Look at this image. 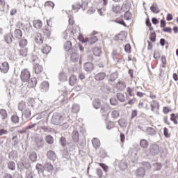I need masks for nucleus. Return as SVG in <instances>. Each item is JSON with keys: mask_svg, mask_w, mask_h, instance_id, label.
<instances>
[{"mask_svg": "<svg viewBox=\"0 0 178 178\" xmlns=\"http://www.w3.org/2000/svg\"><path fill=\"white\" fill-rule=\"evenodd\" d=\"M63 120H65V118L62 114L59 113H55L51 118V123L55 126H59V124H62V123H63Z\"/></svg>", "mask_w": 178, "mask_h": 178, "instance_id": "f257e3e1", "label": "nucleus"}, {"mask_svg": "<svg viewBox=\"0 0 178 178\" xmlns=\"http://www.w3.org/2000/svg\"><path fill=\"white\" fill-rule=\"evenodd\" d=\"M30 77H31V74L28 69H24L21 71L20 79L22 83H27L29 81Z\"/></svg>", "mask_w": 178, "mask_h": 178, "instance_id": "f03ea898", "label": "nucleus"}, {"mask_svg": "<svg viewBox=\"0 0 178 178\" xmlns=\"http://www.w3.org/2000/svg\"><path fill=\"white\" fill-rule=\"evenodd\" d=\"M127 38V33L126 31H122L120 33L115 35V39L116 41H124Z\"/></svg>", "mask_w": 178, "mask_h": 178, "instance_id": "7ed1b4c3", "label": "nucleus"}, {"mask_svg": "<svg viewBox=\"0 0 178 178\" xmlns=\"http://www.w3.org/2000/svg\"><path fill=\"white\" fill-rule=\"evenodd\" d=\"M33 72L35 74H41L44 72V67L38 63H35L33 65Z\"/></svg>", "mask_w": 178, "mask_h": 178, "instance_id": "20e7f679", "label": "nucleus"}, {"mask_svg": "<svg viewBox=\"0 0 178 178\" xmlns=\"http://www.w3.org/2000/svg\"><path fill=\"white\" fill-rule=\"evenodd\" d=\"M150 108L152 112H158L159 111V102L156 100H153L150 104Z\"/></svg>", "mask_w": 178, "mask_h": 178, "instance_id": "39448f33", "label": "nucleus"}, {"mask_svg": "<svg viewBox=\"0 0 178 178\" xmlns=\"http://www.w3.org/2000/svg\"><path fill=\"white\" fill-rule=\"evenodd\" d=\"M126 82L122 81H120L115 84V88H117V90H118L119 91H124L126 89Z\"/></svg>", "mask_w": 178, "mask_h": 178, "instance_id": "423d86ee", "label": "nucleus"}, {"mask_svg": "<svg viewBox=\"0 0 178 178\" xmlns=\"http://www.w3.org/2000/svg\"><path fill=\"white\" fill-rule=\"evenodd\" d=\"M0 72L3 74H6L9 72V63L8 62H3L0 65Z\"/></svg>", "mask_w": 178, "mask_h": 178, "instance_id": "0eeeda50", "label": "nucleus"}, {"mask_svg": "<svg viewBox=\"0 0 178 178\" xmlns=\"http://www.w3.org/2000/svg\"><path fill=\"white\" fill-rule=\"evenodd\" d=\"M88 6V3H84V4H81V3H75L73 4L72 6V8L74 10H79V9H81V8H83V9L84 10H86V9L87 8V7Z\"/></svg>", "mask_w": 178, "mask_h": 178, "instance_id": "6e6552de", "label": "nucleus"}, {"mask_svg": "<svg viewBox=\"0 0 178 178\" xmlns=\"http://www.w3.org/2000/svg\"><path fill=\"white\" fill-rule=\"evenodd\" d=\"M96 81H102L106 79V73L105 72H99L95 76Z\"/></svg>", "mask_w": 178, "mask_h": 178, "instance_id": "1a4fd4ad", "label": "nucleus"}, {"mask_svg": "<svg viewBox=\"0 0 178 178\" xmlns=\"http://www.w3.org/2000/svg\"><path fill=\"white\" fill-rule=\"evenodd\" d=\"M51 46L45 44L42 46L40 51L44 55H48V54H49V52H51Z\"/></svg>", "mask_w": 178, "mask_h": 178, "instance_id": "9d476101", "label": "nucleus"}, {"mask_svg": "<svg viewBox=\"0 0 178 178\" xmlns=\"http://www.w3.org/2000/svg\"><path fill=\"white\" fill-rule=\"evenodd\" d=\"M34 40L37 44H41L44 42V37L40 33H36L35 34Z\"/></svg>", "mask_w": 178, "mask_h": 178, "instance_id": "9b49d317", "label": "nucleus"}, {"mask_svg": "<svg viewBox=\"0 0 178 178\" xmlns=\"http://www.w3.org/2000/svg\"><path fill=\"white\" fill-rule=\"evenodd\" d=\"M135 175L137 177H144L145 176V169L143 167L139 168L136 170Z\"/></svg>", "mask_w": 178, "mask_h": 178, "instance_id": "f8f14e48", "label": "nucleus"}, {"mask_svg": "<svg viewBox=\"0 0 178 178\" xmlns=\"http://www.w3.org/2000/svg\"><path fill=\"white\" fill-rule=\"evenodd\" d=\"M77 81H79V79H77V76L76 75H72L69 78V84L72 87L76 86L77 84Z\"/></svg>", "mask_w": 178, "mask_h": 178, "instance_id": "ddd939ff", "label": "nucleus"}, {"mask_svg": "<svg viewBox=\"0 0 178 178\" xmlns=\"http://www.w3.org/2000/svg\"><path fill=\"white\" fill-rule=\"evenodd\" d=\"M13 37L16 40H20L23 37V31L20 29H15L13 33Z\"/></svg>", "mask_w": 178, "mask_h": 178, "instance_id": "4468645a", "label": "nucleus"}, {"mask_svg": "<svg viewBox=\"0 0 178 178\" xmlns=\"http://www.w3.org/2000/svg\"><path fill=\"white\" fill-rule=\"evenodd\" d=\"M47 156L50 161H55L56 159V153L52 150H49L47 153Z\"/></svg>", "mask_w": 178, "mask_h": 178, "instance_id": "2eb2a0df", "label": "nucleus"}, {"mask_svg": "<svg viewBox=\"0 0 178 178\" xmlns=\"http://www.w3.org/2000/svg\"><path fill=\"white\" fill-rule=\"evenodd\" d=\"M131 6V4L129 1H126L124 3L122 4L121 6L122 12H129L130 10V8Z\"/></svg>", "mask_w": 178, "mask_h": 178, "instance_id": "dca6fc26", "label": "nucleus"}, {"mask_svg": "<svg viewBox=\"0 0 178 178\" xmlns=\"http://www.w3.org/2000/svg\"><path fill=\"white\" fill-rule=\"evenodd\" d=\"M33 26L37 30H40V29L42 27V22H41L40 19L34 20L33 21Z\"/></svg>", "mask_w": 178, "mask_h": 178, "instance_id": "f3484780", "label": "nucleus"}, {"mask_svg": "<svg viewBox=\"0 0 178 178\" xmlns=\"http://www.w3.org/2000/svg\"><path fill=\"white\" fill-rule=\"evenodd\" d=\"M92 144L94 148H95L96 149L101 147V141L97 138H94L92 140Z\"/></svg>", "mask_w": 178, "mask_h": 178, "instance_id": "a211bd4d", "label": "nucleus"}, {"mask_svg": "<svg viewBox=\"0 0 178 178\" xmlns=\"http://www.w3.org/2000/svg\"><path fill=\"white\" fill-rule=\"evenodd\" d=\"M35 86H37V78L35 77L31 78L28 83V87L29 88H34Z\"/></svg>", "mask_w": 178, "mask_h": 178, "instance_id": "6ab92c4d", "label": "nucleus"}, {"mask_svg": "<svg viewBox=\"0 0 178 178\" xmlns=\"http://www.w3.org/2000/svg\"><path fill=\"white\" fill-rule=\"evenodd\" d=\"M22 116L24 119H30V118H31V110L29 108H26Z\"/></svg>", "mask_w": 178, "mask_h": 178, "instance_id": "aec40b11", "label": "nucleus"}, {"mask_svg": "<svg viewBox=\"0 0 178 178\" xmlns=\"http://www.w3.org/2000/svg\"><path fill=\"white\" fill-rule=\"evenodd\" d=\"M84 69L86 72H91L94 70V64L91 63H86L84 65Z\"/></svg>", "mask_w": 178, "mask_h": 178, "instance_id": "412c9836", "label": "nucleus"}, {"mask_svg": "<svg viewBox=\"0 0 178 178\" xmlns=\"http://www.w3.org/2000/svg\"><path fill=\"white\" fill-rule=\"evenodd\" d=\"M44 170L47 172H52V170H54V165L49 162H46L44 163Z\"/></svg>", "mask_w": 178, "mask_h": 178, "instance_id": "4be33fe9", "label": "nucleus"}, {"mask_svg": "<svg viewBox=\"0 0 178 178\" xmlns=\"http://www.w3.org/2000/svg\"><path fill=\"white\" fill-rule=\"evenodd\" d=\"M113 12H114V13H122V6H120V5H115L113 6L112 8Z\"/></svg>", "mask_w": 178, "mask_h": 178, "instance_id": "5701e85b", "label": "nucleus"}, {"mask_svg": "<svg viewBox=\"0 0 178 178\" xmlns=\"http://www.w3.org/2000/svg\"><path fill=\"white\" fill-rule=\"evenodd\" d=\"M146 133L149 136H154V135L156 134V131L155 130V129H154L152 127H147L146 129Z\"/></svg>", "mask_w": 178, "mask_h": 178, "instance_id": "b1692460", "label": "nucleus"}, {"mask_svg": "<svg viewBox=\"0 0 178 178\" xmlns=\"http://www.w3.org/2000/svg\"><path fill=\"white\" fill-rule=\"evenodd\" d=\"M27 44H29V42H27L26 39H22L19 42V46L20 48H26Z\"/></svg>", "mask_w": 178, "mask_h": 178, "instance_id": "393cba45", "label": "nucleus"}, {"mask_svg": "<svg viewBox=\"0 0 178 178\" xmlns=\"http://www.w3.org/2000/svg\"><path fill=\"white\" fill-rule=\"evenodd\" d=\"M149 144L148 143V141L145 139H142L140 140V145L141 147V148H148V145Z\"/></svg>", "mask_w": 178, "mask_h": 178, "instance_id": "a878e982", "label": "nucleus"}, {"mask_svg": "<svg viewBox=\"0 0 178 178\" xmlns=\"http://www.w3.org/2000/svg\"><path fill=\"white\" fill-rule=\"evenodd\" d=\"M58 79L60 81H66V80H67V75L65 72H60Z\"/></svg>", "mask_w": 178, "mask_h": 178, "instance_id": "bb28decb", "label": "nucleus"}, {"mask_svg": "<svg viewBox=\"0 0 178 178\" xmlns=\"http://www.w3.org/2000/svg\"><path fill=\"white\" fill-rule=\"evenodd\" d=\"M29 159L31 162H35L37 161V153L32 152L29 154Z\"/></svg>", "mask_w": 178, "mask_h": 178, "instance_id": "cd10ccee", "label": "nucleus"}, {"mask_svg": "<svg viewBox=\"0 0 178 178\" xmlns=\"http://www.w3.org/2000/svg\"><path fill=\"white\" fill-rule=\"evenodd\" d=\"M93 54L95 56H101V54H102V50L99 47H95L93 49Z\"/></svg>", "mask_w": 178, "mask_h": 178, "instance_id": "c85d7f7f", "label": "nucleus"}, {"mask_svg": "<svg viewBox=\"0 0 178 178\" xmlns=\"http://www.w3.org/2000/svg\"><path fill=\"white\" fill-rule=\"evenodd\" d=\"M36 170H38V173H44V167L41 163H37L35 166Z\"/></svg>", "mask_w": 178, "mask_h": 178, "instance_id": "c756f323", "label": "nucleus"}, {"mask_svg": "<svg viewBox=\"0 0 178 178\" xmlns=\"http://www.w3.org/2000/svg\"><path fill=\"white\" fill-rule=\"evenodd\" d=\"M88 41L90 45H92V44H95L98 41V38L95 35H92Z\"/></svg>", "mask_w": 178, "mask_h": 178, "instance_id": "7c9ffc66", "label": "nucleus"}, {"mask_svg": "<svg viewBox=\"0 0 178 178\" xmlns=\"http://www.w3.org/2000/svg\"><path fill=\"white\" fill-rule=\"evenodd\" d=\"M19 118L17 113H15V114H13L11 116V122H13V123L15 124L19 123Z\"/></svg>", "mask_w": 178, "mask_h": 178, "instance_id": "2f4dec72", "label": "nucleus"}, {"mask_svg": "<svg viewBox=\"0 0 178 178\" xmlns=\"http://www.w3.org/2000/svg\"><path fill=\"white\" fill-rule=\"evenodd\" d=\"M127 92L129 95V97H134L135 95L134 88L128 87L127 88Z\"/></svg>", "mask_w": 178, "mask_h": 178, "instance_id": "473e14b6", "label": "nucleus"}, {"mask_svg": "<svg viewBox=\"0 0 178 178\" xmlns=\"http://www.w3.org/2000/svg\"><path fill=\"white\" fill-rule=\"evenodd\" d=\"M40 88L43 90H48V88H49V83L47 81H43L40 84Z\"/></svg>", "mask_w": 178, "mask_h": 178, "instance_id": "72a5a7b5", "label": "nucleus"}, {"mask_svg": "<svg viewBox=\"0 0 178 178\" xmlns=\"http://www.w3.org/2000/svg\"><path fill=\"white\" fill-rule=\"evenodd\" d=\"M93 106L95 109H99V108H101V100L99 99L94 100Z\"/></svg>", "mask_w": 178, "mask_h": 178, "instance_id": "f704fd0d", "label": "nucleus"}, {"mask_svg": "<svg viewBox=\"0 0 178 178\" xmlns=\"http://www.w3.org/2000/svg\"><path fill=\"white\" fill-rule=\"evenodd\" d=\"M28 52L29 49H27V47L21 48V49L19 50V55H21V56H26Z\"/></svg>", "mask_w": 178, "mask_h": 178, "instance_id": "c9c22d12", "label": "nucleus"}, {"mask_svg": "<svg viewBox=\"0 0 178 178\" xmlns=\"http://www.w3.org/2000/svg\"><path fill=\"white\" fill-rule=\"evenodd\" d=\"M142 165L143 166V169H145V170H149V169H151L152 168L151 163H149V162H142Z\"/></svg>", "mask_w": 178, "mask_h": 178, "instance_id": "e433bc0d", "label": "nucleus"}, {"mask_svg": "<svg viewBox=\"0 0 178 178\" xmlns=\"http://www.w3.org/2000/svg\"><path fill=\"white\" fill-rule=\"evenodd\" d=\"M0 116L1 119L5 120L6 118H8V112L5 109H1L0 111Z\"/></svg>", "mask_w": 178, "mask_h": 178, "instance_id": "4c0bfd02", "label": "nucleus"}, {"mask_svg": "<svg viewBox=\"0 0 178 178\" xmlns=\"http://www.w3.org/2000/svg\"><path fill=\"white\" fill-rule=\"evenodd\" d=\"M117 98L120 102H124V101H126V97L123 93H118Z\"/></svg>", "mask_w": 178, "mask_h": 178, "instance_id": "58836bf2", "label": "nucleus"}, {"mask_svg": "<svg viewBox=\"0 0 178 178\" xmlns=\"http://www.w3.org/2000/svg\"><path fill=\"white\" fill-rule=\"evenodd\" d=\"M18 109H19V111H21L22 112H23V111H24V109H26V102H24L23 101L19 102L18 104Z\"/></svg>", "mask_w": 178, "mask_h": 178, "instance_id": "ea45409f", "label": "nucleus"}, {"mask_svg": "<svg viewBox=\"0 0 178 178\" xmlns=\"http://www.w3.org/2000/svg\"><path fill=\"white\" fill-rule=\"evenodd\" d=\"M64 49L65 51H70L72 49V42L67 41L64 44Z\"/></svg>", "mask_w": 178, "mask_h": 178, "instance_id": "a19ab883", "label": "nucleus"}, {"mask_svg": "<svg viewBox=\"0 0 178 178\" xmlns=\"http://www.w3.org/2000/svg\"><path fill=\"white\" fill-rule=\"evenodd\" d=\"M170 116V121L173 122L174 124H177L178 115H175V113H172Z\"/></svg>", "mask_w": 178, "mask_h": 178, "instance_id": "79ce46f5", "label": "nucleus"}, {"mask_svg": "<svg viewBox=\"0 0 178 178\" xmlns=\"http://www.w3.org/2000/svg\"><path fill=\"white\" fill-rule=\"evenodd\" d=\"M78 40L82 42L83 44L86 43V42H88V38H84V36H83V35H79L78 36Z\"/></svg>", "mask_w": 178, "mask_h": 178, "instance_id": "37998d69", "label": "nucleus"}, {"mask_svg": "<svg viewBox=\"0 0 178 178\" xmlns=\"http://www.w3.org/2000/svg\"><path fill=\"white\" fill-rule=\"evenodd\" d=\"M150 10H152V12H153V13H159V12H161L157 5L152 6L150 7Z\"/></svg>", "mask_w": 178, "mask_h": 178, "instance_id": "c03bdc74", "label": "nucleus"}, {"mask_svg": "<svg viewBox=\"0 0 178 178\" xmlns=\"http://www.w3.org/2000/svg\"><path fill=\"white\" fill-rule=\"evenodd\" d=\"M154 170H161L162 169V164L161 163H155L153 164Z\"/></svg>", "mask_w": 178, "mask_h": 178, "instance_id": "a18cd8bd", "label": "nucleus"}, {"mask_svg": "<svg viewBox=\"0 0 178 178\" xmlns=\"http://www.w3.org/2000/svg\"><path fill=\"white\" fill-rule=\"evenodd\" d=\"M8 169H10V170H15V169H16V163H15V162L13 161H10L8 163Z\"/></svg>", "mask_w": 178, "mask_h": 178, "instance_id": "49530a36", "label": "nucleus"}, {"mask_svg": "<svg viewBox=\"0 0 178 178\" xmlns=\"http://www.w3.org/2000/svg\"><path fill=\"white\" fill-rule=\"evenodd\" d=\"M115 23H118V24H122L124 27H126V23L124 22V20H123V18H117L115 20Z\"/></svg>", "mask_w": 178, "mask_h": 178, "instance_id": "de8ad7c7", "label": "nucleus"}, {"mask_svg": "<svg viewBox=\"0 0 178 178\" xmlns=\"http://www.w3.org/2000/svg\"><path fill=\"white\" fill-rule=\"evenodd\" d=\"M48 144H54V138L51 135H48L45 138Z\"/></svg>", "mask_w": 178, "mask_h": 178, "instance_id": "09e8293b", "label": "nucleus"}, {"mask_svg": "<svg viewBox=\"0 0 178 178\" xmlns=\"http://www.w3.org/2000/svg\"><path fill=\"white\" fill-rule=\"evenodd\" d=\"M146 26L149 27V30L150 31H152V30H154V28L152 27V24H151V21L149 20V18L146 19Z\"/></svg>", "mask_w": 178, "mask_h": 178, "instance_id": "8fccbe9b", "label": "nucleus"}, {"mask_svg": "<svg viewBox=\"0 0 178 178\" xmlns=\"http://www.w3.org/2000/svg\"><path fill=\"white\" fill-rule=\"evenodd\" d=\"M149 40L152 42H155V41H156V34L155 33V32L150 34Z\"/></svg>", "mask_w": 178, "mask_h": 178, "instance_id": "3c124183", "label": "nucleus"}, {"mask_svg": "<svg viewBox=\"0 0 178 178\" xmlns=\"http://www.w3.org/2000/svg\"><path fill=\"white\" fill-rule=\"evenodd\" d=\"M124 17L125 20H130V19H131V13L129 11L125 12Z\"/></svg>", "mask_w": 178, "mask_h": 178, "instance_id": "603ef678", "label": "nucleus"}, {"mask_svg": "<svg viewBox=\"0 0 178 178\" xmlns=\"http://www.w3.org/2000/svg\"><path fill=\"white\" fill-rule=\"evenodd\" d=\"M36 145L37 147H42L44 145V140L42 139H36Z\"/></svg>", "mask_w": 178, "mask_h": 178, "instance_id": "864d4df0", "label": "nucleus"}, {"mask_svg": "<svg viewBox=\"0 0 178 178\" xmlns=\"http://www.w3.org/2000/svg\"><path fill=\"white\" fill-rule=\"evenodd\" d=\"M124 51L125 52H127L128 54H130L131 52V46L130 44H127L124 47Z\"/></svg>", "mask_w": 178, "mask_h": 178, "instance_id": "5fc2aeb1", "label": "nucleus"}, {"mask_svg": "<svg viewBox=\"0 0 178 178\" xmlns=\"http://www.w3.org/2000/svg\"><path fill=\"white\" fill-rule=\"evenodd\" d=\"M5 41L7 42V44H10L12 42L13 40L10 35H6L5 36Z\"/></svg>", "mask_w": 178, "mask_h": 178, "instance_id": "6e6d98bb", "label": "nucleus"}, {"mask_svg": "<svg viewBox=\"0 0 178 178\" xmlns=\"http://www.w3.org/2000/svg\"><path fill=\"white\" fill-rule=\"evenodd\" d=\"M71 59L73 62H77V60H79V56H77L76 53H73L71 56Z\"/></svg>", "mask_w": 178, "mask_h": 178, "instance_id": "4d7b16f0", "label": "nucleus"}, {"mask_svg": "<svg viewBox=\"0 0 178 178\" xmlns=\"http://www.w3.org/2000/svg\"><path fill=\"white\" fill-rule=\"evenodd\" d=\"M111 116L114 119L118 118V117L119 116V111H118L116 110L113 111L112 113H111Z\"/></svg>", "mask_w": 178, "mask_h": 178, "instance_id": "13d9d810", "label": "nucleus"}, {"mask_svg": "<svg viewBox=\"0 0 178 178\" xmlns=\"http://www.w3.org/2000/svg\"><path fill=\"white\" fill-rule=\"evenodd\" d=\"M44 6L46 8H54V6H55V4H54V3L52 1H47L44 3Z\"/></svg>", "mask_w": 178, "mask_h": 178, "instance_id": "bf43d9fd", "label": "nucleus"}, {"mask_svg": "<svg viewBox=\"0 0 178 178\" xmlns=\"http://www.w3.org/2000/svg\"><path fill=\"white\" fill-rule=\"evenodd\" d=\"M98 165L99 166H101V168H102L103 170H104V172H108V166L105 165V163H99Z\"/></svg>", "mask_w": 178, "mask_h": 178, "instance_id": "052dcab7", "label": "nucleus"}, {"mask_svg": "<svg viewBox=\"0 0 178 178\" xmlns=\"http://www.w3.org/2000/svg\"><path fill=\"white\" fill-rule=\"evenodd\" d=\"M163 134L166 138H169L170 137V135L169 134V131L168 130V128L165 127L163 128Z\"/></svg>", "mask_w": 178, "mask_h": 178, "instance_id": "680f3d73", "label": "nucleus"}, {"mask_svg": "<svg viewBox=\"0 0 178 178\" xmlns=\"http://www.w3.org/2000/svg\"><path fill=\"white\" fill-rule=\"evenodd\" d=\"M154 59H159V58H161V53L159 52V51H154Z\"/></svg>", "mask_w": 178, "mask_h": 178, "instance_id": "e2e57ef3", "label": "nucleus"}, {"mask_svg": "<svg viewBox=\"0 0 178 178\" xmlns=\"http://www.w3.org/2000/svg\"><path fill=\"white\" fill-rule=\"evenodd\" d=\"M72 138L74 140H77L79 138V131H74L72 133Z\"/></svg>", "mask_w": 178, "mask_h": 178, "instance_id": "0e129e2a", "label": "nucleus"}, {"mask_svg": "<svg viewBox=\"0 0 178 178\" xmlns=\"http://www.w3.org/2000/svg\"><path fill=\"white\" fill-rule=\"evenodd\" d=\"M161 62L163 63V67H166V56H161Z\"/></svg>", "mask_w": 178, "mask_h": 178, "instance_id": "69168bd1", "label": "nucleus"}, {"mask_svg": "<svg viewBox=\"0 0 178 178\" xmlns=\"http://www.w3.org/2000/svg\"><path fill=\"white\" fill-rule=\"evenodd\" d=\"M96 173L99 178H102V170H101L100 168H97Z\"/></svg>", "mask_w": 178, "mask_h": 178, "instance_id": "338daca9", "label": "nucleus"}, {"mask_svg": "<svg viewBox=\"0 0 178 178\" xmlns=\"http://www.w3.org/2000/svg\"><path fill=\"white\" fill-rule=\"evenodd\" d=\"M110 104L113 106L118 105V100H116L115 98H111L110 99Z\"/></svg>", "mask_w": 178, "mask_h": 178, "instance_id": "774afa93", "label": "nucleus"}]
</instances>
